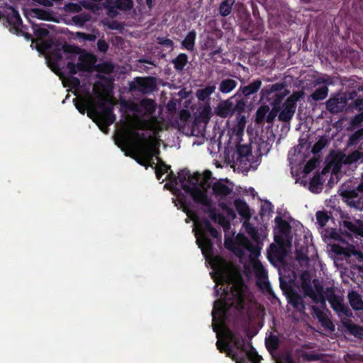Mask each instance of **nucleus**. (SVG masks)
<instances>
[{"label": "nucleus", "mask_w": 363, "mask_h": 363, "mask_svg": "<svg viewBox=\"0 0 363 363\" xmlns=\"http://www.w3.org/2000/svg\"><path fill=\"white\" fill-rule=\"evenodd\" d=\"M245 286L242 283L235 282L228 284L226 288L223 289V301L220 302V307L216 308V304L219 302H214V309L220 313H225L231 308L237 311H242L245 306Z\"/></svg>", "instance_id": "obj_1"}, {"label": "nucleus", "mask_w": 363, "mask_h": 363, "mask_svg": "<svg viewBox=\"0 0 363 363\" xmlns=\"http://www.w3.org/2000/svg\"><path fill=\"white\" fill-rule=\"evenodd\" d=\"M246 101L238 92L225 101L220 102L216 108V113L221 118L230 117L234 114L240 117V122H245V116L241 114L245 111Z\"/></svg>", "instance_id": "obj_2"}, {"label": "nucleus", "mask_w": 363, "mask_h": 363, "mask_svg": "<svg viewBox=\"0 0 363 363\" xmlns=\"http://www.w3.org/2000/svg\"><path fill=\"white\" fill-rule=\"evenodd\" d=\"M100 111L92 108L88 112V116L93 120L100 130L105 133L108 131V126L116 121V115L113 113V104L107 105L105 101H101L99 104Z\"/></svg>", "instance_id": "obj_3"}, {"label": "nucleus", "mask_w": 363, "mask_h": 363, "mask_svg": "<svg viewBox=\"0 0 363 363\" xmlns=\"http://www.w3.org/2000/svg\"><path fill=\"white\" fill-rule=\"evenodd\" d=\"M206 181L201 184V186L196 183H193V186L189 184H183L184 191L189 194L193 201L203 206V209H209L213 206L212 199L207 195V189L210 187V184L206 185Z\"/></svg>", "instance_id": "obj_4"}, {"label": "nucleus", "mask_w": 363, "mask_h": 363, "mask_svg": "<svg viewBox=\"0 0 363 363\" xmlns=\"http://www.w3.org/2000/svg\"><path fill=\"white\" fill-rule=\"evenodd\" d=\"M133 135L141 141L137 145V152L140 155L149 158L150 162H154V157H159L160 150L159 144L155 141L153 138L146 139L144 133L140 134L138 132H134Z\"/></svg>", "instance_id": "obj_5"}, {"label": "nucleus", "mask_w": 363, "mask_h": 363, "mask_svg": "<svg viewBox=\"0 0 363 363\" xmlns=\"http://www.w3.org/2000/svg\"><path fill=\"white\" fill-rule=\"evenodd\" d=\"M325 294L331 308L337 313L340 320L345 317H353L352 311L343 303V298L335 294V291L333 288H326Z\"/></svg>", "instance_id": "obj_6"}, {"label": "nucleus", "mask_w": 363, "mask_h": 363, "mask_svg": "<svg viewBox=\"0 0 363 363\" xmlns=\"http://www.w3.org/2000/svg\"><path fill=\"white\" fill-rule=\"evenodd\" d=\"M103 6L108 16L113 18L118 15V11H130L134 6L133 0H104Z\"/></svg>", "instance_id": "obj_7"}, {"label": "nucleus", "mask_w": 363, "mask_h": 363, "mask_svg": "<svg viewBox=\"0 0 363 363\" xmlns=\"http://www.w3.org/2000/svg\"><path fill=\"white\" fill-rule=\"evenodd\" d=\"M252 157L251 147L247 145L238 144L235 150L232 155L233 162L245 169L250 167V160Z\"/></svg>", "instance_id": "obj_8"}, {"label": "nucleus", "mask_w": 363, "mask_h": 363, "mask_svg": "<svg viewBox=\"0 0 363 363\" xmlns=\"http://www.w3.org/2000/svg\"><path fill=\"white\" fill-rule=\"evenodd\" d=\"M156 88L155 78L152 77H136L135 82L130 84L131 91H137L143 94H150Z\"/></svg>", "instance_id": "obj_9"}, {"label": "nucleus", "mask_w": 363, "mask_h": 363, "mask_svg": "<svg viewBox=\"0 0 363 363\" xmlns=\"http://www.w3.org/2000/svg\"><path fill=\"white\" fill-rule=\"evenodd\" d=\"M91 55L89 54L80 55L78 57V62H68L67 68L70 74H76L79 71L90 72L92 69L93 62L91 60Z\"/></svg>", "instance_id": "obj_10"}, {"label": "nucleus", "mask_w": 363, "mask_h": 363, "mask_svg": "<svg viewBox=\"0 0 363 363\" xmlns=\"http://www.w3.org/2000/svg\"><path fill=\"white\" fill-rule=\"evenodd\" d=\"M301 289L304 294V296H308L312 299L315 303L325 304L327 300L325 294L315 293L313 288L311 285L310 276L306 277L305 274L301 277Z\"/></svg>", "instance_id": "obj_11"}, {"label": "nucleus", "mask_w": 363, "mask_h": 363, "mask_svg": "<svg viewBox=\"0 0 363 363\" xmlns=\"http://www.w3.org/2000/svg\"><path fill=\"white\" fill-rule=\"evenodd\" d=\"M347 104V95L341 93L333 95L325 103L327 111L332 114L342 112Z\"/></svg>", "instance_id": "obj_12"}, {"label": "nucleus", "mask_w": 363, "mask_h": 363, "mask_svg": "<svg viewBox=\"0 0 363 363\" xmlns=\"http://www.w3.org/2000/svg\"><path fill=\"white\" fill-rule=\"evenodd\" d=\"M228 340L230 342H232L234 345V347L240 351L246 352L247 351V342L246 339L243 337L241 335L238 333H234L231 331H230L228 334ZM250 346L252 351V352H247V354L249 357L250 359H251L253 362H255V359H254L252 354H255L256 358H259V356L257 354V352L255 350L253 347L251 345H248Z\"/></svg>", "instance_id": "obj_13"}, {"label": "nucleus", "mask_w": 363, "mask_h": 363, "mask_svg": "<svg viewBox=\"0 0 363 363\" xmlns=\"http://www.w3.org/2000/svg\"><path fill=\"white\" fill-rule=\"evenodd\" d=\"M304 297V294H300L293 289V287H290L289 291L286 293L288 303L290 304L296 311L301 313H305L306 311Z\"/></svg>", "instance_id": "obj_14"}, {"label": "nucleus", "mask_w": 363, "mask_h": 363, "mask_svg": "<svg viewBox=\"0 0 363 363\" xmlns=\"http://www.w3.org/2000/svg\"><path fill=\"white\" fill-rule=\"evenodd\" d=\"M5 18L7 23L15 30L16 32L21 31L20 28H24L22 19L18 11L10 6L8 7L7 11L5 12Z\"/></svg>", "instance_id": "obj_15"}, {"label": "nucleus", "mask_w": 363, "mask_h": 363, "mask_svg": "<svg viewBox=\"0 0 363 363\" xmlns=\"http://www.w3.org/2000/svg\"><path fill=\"white\" fill-rule=\"evenodd\" d=\"M340 230H344L347 235L354 234L355 236L363 237V223L359 220H343L340 224Z\"/></svg>", "instance_id": "obj_16"}, {"label": "nucleus", "mask_w": 363, "mask_h": 363, "mask_svg": "<svg viewBox=\"0 0 363 363\" xmlns=\"http://www.w3.org/2000/svg\"><path fill=\"white\" fill-rule=\"evenodd\" d=\"M203 212L208 214L209 218L215 223L223 227L224 231H228L230 228V222L222 213H216L213 206L209 209H203Z\"/></svg>", "instance_id": "obj_17"}, {"label": "nucleus", "mask_w": 363, "mask_h": 363, "mask_svg": "<svg viewBox=\"0 0 363 363\" xmlns=\"http://www.w3.org/2000/svg\"><path fill=\"white\" fill-rule=\"evenodd\" d=\"M295 111L294 100H286L278 116L279 120L283 122H289L292 118Z\"/></svg>", "instance_id": "obj_18"}, {"label": "nucleus", "mask_w": 363, "mask_h": 363, "mask_svg": "<svg viewBox=\"0 0 363 363\" xmlns=\"http://www.w3.org/2000/svg\"><path fill=\"white\" fill-rule=\"evenodd\" d=\"M156 107L157 104L155 100L145 98L139 102L138 105L135 106L134 110L137 112H143L146 115L151 116L155 113Z\"/></svg>", "instance_id": "obj_19"}, {"label": "nucleus", "mask_w": 363, "mask_h": 363, "mask_svg": "<svg viewBox=\"0 0 363 363\" xmlns=\"http://www.w3.org/2000/svg\"><path fill=\"white\" fill-rule=\"evenodd\" d=\"M340 321L347 333L357 337L362 336L363 328L354 324L351 320V318L345 317L342 318Z\"/></svg>", "instance_id": "obj_20"}, {"label": "nucleus", "mask_w": 363, "mask_h": 363, "mask_svg": "<svg viewBox=\"0 0 363 363\" xmlns=\"http://www.w3.org/2000/svg\"><path fill=\"white\" fill-rule=\"evenodd\" d=\"M311 308L323 327L330 330H334V325L325 313L322 311L316 306L313 305Z\"/></svg>", "instance_id": "obj_21"}, {"label": "nucleus", "mask_w": 363, "mask_h": 363, "mask_svg": "<svg viewBox=\"0 0 363 363\" xmlns=\"http://www.w3.org/2000/svg\"><path fill=\"white\" fill-rule=\"evenodd\" d=\"M235 208L238 214L244 218L245 220H250L252 214L247 203L240 199H235L234 201Z\"/></svg>", "instance_id": "obj_22"}, {"label": "nucleus", "mask_w": 363, "mask_h": 363, "mask_svg": "<svg viewBox=\"0 0 363 363\" xmlns=\"http://www.w3.org/2000/svg\"><path fill=\"white\" fill-rule=\"evenodd\" d=\"M200 228L201 232H204L206 233H208L209 235L216 239L221 238V233L218 231L217 229L213 227L209 220L207 218H203L200 223Z\"/></svg>", "instance_id": "obj_23"}, {"label": "nucleus", "mask_w": 363, "mask_h": 363, "mask_svg": "<svg viewBox=\"0 0 363 363\" xmlns=\"http://www.w3.org/2000/svg\"><path fill=\"white\" fill-rule=\"evenodd\" d=\"M213 194L216 197L223 198L230 195L233 189L221 182H216L212 185Z\"/></svg>", "instance_id": "obj_24"}, {"label": "nucleus", "mask_w": 363, "mask_h": 363, "mask_svg": "<svg viewBox=\"0 0 363 363\" xmlns=\"http://www.w3.org/2000/svg\"><path fill=\"white\" fill-rule=\"evenodd\" d=\"M62 54L60 50H55L51 52L48 66L56 74H58L60 72L58 63L62 60Z\"/></svg>", "instance_id": "obj_25"}, {"label": "nucleus", "mask_w": 363, "mask_h": 363, "mask_svg": "<svg viewBox=\"0 0 363 363\" xmlns=\"http://www.w3.org/2000/svg\"><path fill=\"white\" fill-rule=\"evenodd\" d=\"M74 106L79 111V112L82 114H84L86 111H91L92 108H96L94 107L91 101L89 99L81 98L79 99H74Z\"/></svg>", "instance_id": "obj_26"}, {"label": "nucleus", "mask_w": 363, "mask_h": 363, "mask_svg": "<svg viewBox=\"0 0 363 363\" xmlns=\"http://www.w3.org/2000/svg\"><path fill=\"white\" fill-rule=\"evenodd\" d=\"M349 303L354 311L363 310V300L357 291H350L347 295Z\"/></svg>", "instance_id": "obj_27"}, {"label": "nucleus", "mask_w": 363, "mask_h": 363, "mask_svg": "<svg viewBox=\"0 0 363 363\" xmlns=\"http://www.w3.org/2000/svg\"><path fill=\"white\" fill-rule=\"evenodd\" d=\"M196 242L204 254L206 252H211L213 249V242L210 238L207 237L204 232H201L200 236H197Z\"/></svg>", "instance_id": "obj_28"}, {"label": "nucleus", "mask_w": 363, "mask_h": 363, "mask_svg": "<svg viewBox=\"0 0 363 363\" xmlns=\"http://www.w3.org/2000/svg\"><path fill=\"white\" fill-rule=\"evenodd\" d=\"M189 62V57L185 53L179 54L175 58L172 60V64L174 69L177 72H181L184 70V67Z\"/></svg>", "instance_id": "obj_29"}, {"label": "nucleus", "mask_w": 363, "mask_h": 363, "mask_svg": "<svg viewBox=\"0 0 363 363\" xmlns=\"http://www.w3.org/2000/svg\"><path fill=\"white\" fill-rule=\"evenodd\" d=\"M262 81L260 79H256L248 85L240 87L239 91H242V94L245 97H249L250 95L256 93L261 88Z\"/></svg>", "instance_id": "obj_30"}, {"label": "nucleus", "mask_w": 363, "mask_h": 363, "mask_svg": "<svg viewBox=\"0 0 363 363\" xmlns=\"http://www.w3.org/2000/svg\"><path fill=\"white\" fill-rule=\"evenodd\" d=\"M196 33L194 30L189 31L182 41V46L188 51H194L195 48V40Z\"/></svg>", "instance_id": "obj_31"}, {"label": "nucleus", "mask_w": 363, "mask_h": 363, "mask_svg": "<svg viewBox=\"0 0 363 363\" xmlns=\"http://www.w3.org/2000/svg\"><path fill=\"white\" fill-rule=\"evenodd\" d=\"M235 0H223L218 8L219 14L223 17L229 16L232 12Z\"/></svg>", "instance_id": "obj_32"}, {"label": "nucleus", "mask_w": 363, "mask_h": 363, "mask_svg": "<svg viewBox=\"0 0 363 363\" xmlns=\"http://www.w3.org/2000/svg\"><path fill=\"white\" fill-rule=\"evenodd\" d=\"M215 85H208L203 89H198L196 96L199 101H204L209 99L210 96L215 91Z\"/></svg>", "instance_id": "obj_33"}, {"label": "nucleus", "mask_w": 363, "mask_h": 363, "mask_svg": "<svg viewBox=\"0 0 363 363\" xmlns=\"http://www.w3.org/2000/svg\"><path fill=\"white\" fill-rule=\"evenodd\" d=\"M238 82L233 79H225L219 85V91L223 94H228L232 91L237 86Z\"/></svg>", "instance_id": "obj_34"}, {"label": "nucleus", "mask_w": 363, "mask_h": 363, "mask_svg": "<svg viewBox=\"0 0 363 363\" xmlns=\"http://www.w3.org/2000/svg\"><path fill=\"white\" fill-rule=\"evenodd\" d=\"M249 220H244L242 226L245 228L246 233L251 238V239L255 242H258L259 240L258 230L256 227L253 226Z\"/></svg>", "instance_id": "obj_35"}, {"label": "nucleus", "mask_w": 363, "mask_h": 363, "mask_svg": "<svg viewBox=\"0 0 363 363\" xmlns=\"http://www.w3.org/2000/svg\"><path fill=\"white\" fill-rule=\"evenodd\" d=\"M280 344L279 337L271 334L269 337L265 338V345L269 352H274L278 350Z\"/></svg>", "instance_id": "obj_36"}, {"label": "nucleus", "mask_w": 363, "mask_h": 363, "mask_svg": "<svg viewBox=\"0 0 363 363\" xmlns=\"http://www.w3.org/2000/svg\"><path fill=\"white\" fill-rule=\"evenodd\" d=\"M275 222L277 224L279 232L281 235L287 236L290 233L291 225L286 220L277 216L275 218Z\"/></svg>", "instance_id": "obj_37"}, {"label": "nucleus", "mask_w": 363, "mask_h": 363, "mask_svg": "<svg viewBox=\"0 0 363 363\" xmlns=\"http://www.w3.org/2000/svg\"><path fill=\"white\" fill-rule=\"evenodd\" d=\"M328 94V88L327 86H322L317 88L311 95V98L315 101H320L325 99Z\"/></svg>", "instance_id": "obj_38"}, {"label": "nucleus", "mask_w": 363, "mask_h": 363, "mask_svg": "<svg viewBox=\"0 0 363 363\" xmlns=\"http://www.w3.org/2000/svg\"><path fill=\"white\" fill-rule=\"evenodd\" d=\"M211 176V172L210 171H207L205 172L204 177L202 178L201 174L199 172H195L193 174H191V183H189V185L193 186V183H196L197 185H199V183L200 182V184L203 182L206 179V182H208V179H210ZM208 185L207 184L206 186Z\"/></svg>", "instance_id": "obj_39"}, {"label": "nucleus", "mask_w": 363, "mask_h": 363, "mask_svg": "<svg viewBox=\"0 0 363 363\" xmlns=\"http://www.w3.org/2000/svg\"><path fill=\"white\" fill-rule=\"evenodd\" d=\"M211 117V107L210 104L207 103L205 104L199 111V118L201 122L207 123Z\"/></svg>", "instance_id": "obj_40"}, {"label": "nucleus", "mask_w": 363, "mask_h": 363, "mask_svg": "<svg viewBox=\"0 0 363 363\" xmlns=\"http://www.w3.org/2000/svg\"><path fill=\"white\" fill-rule=\"evenodd\" d=\"M269 86L274 94V95L272 96V97H276L274 102L272 103V104H279L281 100L282 99L283 96L280 94H278V92L284 89V84L282 83H276L269 85Z\"/></svg>", "instance_id": "obj_41"}, {"label": "nucleus", "mask_w": 363, "mask_h": 363, "mask_svg": "<svg viewBox=\"0 0 363 363\" xmlns=\"http://www.w3.org/2000/svg\"><path fill=\"white\" fill-rule=\"evenodd\" d=\"M269 111V107L267 105L261 106L256 112L255 121L257 124L263 123L265 121V118L267 113Z\"/></svg>", "instance_id": "obj_42"}, {"label": "nucleus", "mask_w": 363, "mask_h": 363, "mask_svg": "<svg viewBox=\"0 0 363 363\" xmlns=\"http://www.w3.org/2000/svg\"><path fill=\"white\" fill-rule=\"evenodd\" d=\"M363 138V128L358 129L351 135H350L347 140V146H353L358 144V143Z\"/></svg>", "instance_id": "obj_43"}, {"label": "nucleus", "mask_w": 363, "mask_h": 363, "mask_svg": "<svg viewBox=\"0 0 363 363\" xmlns=\"http://www.w3.org/2000/svg\"><path fill=\"white\" fill-rule=\"evenodd\" d=\"M135 152H136V155L133 156V158H134L138 164L145 167L146 169L149 167H153V165H155V162H150L149 158L146 157L145 156L140 155L137 152V147H135Z\"/></svg>", "instance_id": "obj_44"}, {"label": "nucleus", "mask_w": 363, "mask_h": 363, "mask_svg": "<svg viewBox=\"0 0 363 363\" xmlns=\"http://www.w3.org/2000/svg\"><path fill=\"white\" fill-rule=\"evenodd\" d=\"M62 50L64 53L70 55L67 58L72 59V55H76L80 53L81 49L78 46L64 44L62 47Z\"/></svg>", "instance_id": "obj_45"}, {"label": "nucleus", "mask_w": 363, "mask_h": 363, "mask_svg": "<svg viewBox=\"0 0 363 363\" xmlns=\"http://www.w3.org/2000/svg\"><path fill=\"white\" fill-rule=\"evenodd\" d=\"M301 356L303 359V360L307 362L320 360L323 357L322 354L316 353L315 352H308L306 351H302L301 353Z\"/></svg>", "instance_id": "obj_46"}, {"label": "nucleus", "mask_w": 363, "mask_h": 363, "mask_svg": "<svg viewBox=\"0 0 363 363\" xmlns=\"http://www.w3.org/2000/svg\"><path fill=\"white\" fill-rule=\"evenodd\" d=\"M363 158V152L357 150H354L346 157L345 162L347 164H353L354 162H358L359 160Z\"/></svg>", "instance_id": "obj_47"}, {"label": "nucleus", "mask_w": 363, "mask_h": 363, "mask_svg": "<svg viewBox=\"0 0 363 363\" xmlns=\"http://www.w3.org/2000/svg\"><path fill=\"white\" fill-rule=\"evenodd\" d=\"M32 12L34 16L40 20L50 21L51 19V14L50 12L40 9H33Z\"/></svg>", "instance_id": "obj_48"}, {"label": "nucleus", "mask_w": 363, "mask_h": 363, "mask_svg": "<svg viewBox=\"0 0 363 363\" xmlns=\"http://www.w3.org/2000/svg\"><path fill=\"white\" fill-rule=\"evenodd\" d=\"M177 178L178 180L181 182L182 186L183 184H186L185 183L186 181H187L189 184L191 183V172L188 169H183L178 173Z\"/></svg>", "instance_id": "obj_49"}, {"label": "nucleus", "mask_w": 363, "mask_h": 363, "mask_svg": "<svg viewBox=\"0 0 363 363\" xmlns=\"http://www.w3.org/2000/svg\"><path fill=\"white\" fill-rule=\"evenodd\" d=\"M316 220H317V223L320 226V227H324L326 223L328 222V220L330 218L328 214L325 212V211H319L316 213Z\"/></svg>", "instance_id": "obj_50"}, {"label": "nucleus", "mask_w": 363, "mask_h": 363, "mask_svg": "<svg viewBox=\"0 0 363 363\" xmlns=\"http://www.w3.org/2000/svg\"><path fill=\"white\" fill-rule=\"evenodd\" d=\"M341 196L347 199L358 198L359 191L357 190V186L355 189H346L342 190Z\"/></svg>", "instance_id": "obj_51"}, {"label": "nucleus", "mask_w": 363, "mask_h": 363, "mask_svg": "<svg viewBox=\"0 0 363 363\" xmlns=\"http://www.w3.org/2000/svg\"><path fill=\"white\" fill-rule=\"evenodd\" d=\"M155 170L160 169V171L164 174L165 173H168L171 169V166L167 164L160 157H157V164L153 165V167Z\"/></svg>", "instance_id": "obj_52"}, {"label": "nucleus", "mask_w": 363, "mask_h": 363, "mask_svg": "<svg viewBox=\"0 0 363 363\" xmlns=\"http://www.w3.org/2000/svg\"><path fill=\"white\" fill-rule=\"evenodd\" d=\"M323 184L322 178L318 174H315L310 182V190L313 192H315V189H318L320 185Z\"/></svg>", "instance_id": "obj_53"}, {"label": "nucleus", "mask_w": 363, "mask_h": 363, "mask_svg": "<svg viewBox=\"0 0 363 363\" xmlns=\"http://www.w3.org/2000/svg\"><path fill=\"white\" fill-rule=\"evenodd\" d=\"M32 28L35 35L39 38H45L48 35L49 31L45 28L38 27L36 24H32Z\"/></svg>", "instance_id": "obj_54"}, {"label": "nucleus", "mask_w": 363, "mask_h": 363, "mask_svg": "<svg viewBox=\"0 0 363 363\" xmlns=\"http://www.w3.org/2000/svg\"><path fill=\"white\" fill-rule=\"evenodd\" d=\"M271 95H274L272 91L271 90V88L269 85L264 87L260 92V100L261 101H269V99L272 98Z\"/></svg>", "instance_id": "obj_55"}, {"label": "nucleus", "mask_w": 363, "mask_h": 363, "mask_svg": "<svg viewBox=\"0 0 363 363\" xmlns=\"http://www.w3.org/2000/svg\"><path fill=\"white\" fill-rule=\"evenodd\" d=\"M326 140L324 138H321L319 139L313 147V152L317 153L320 152L322 149L325 147L326 145Z\"/></svg>", "instance_id": "obj_56"}, {"label": "nucleus", "mask_w": 363, "mask_h": 363, "mask_svg": "<svg viewBox=\"0 0 363 363\" xmlns=\"http://www.w3.org/2000/svg\"><path fill=\"white\" fill-rule=\"evenodd\" d=\"M276 105V104H274ZM279 112V108L276 107V106H274V108L272 111H269V112L267 114L265 121L267 123H272L275 118V117L277 116V113Z\"/></svg>", "instance_id": "obj_57"}, {"label": "nucleus", "mask_w": 363, "mask_h": 363, "mask_svg": "<svg viewBox=\"0 0 363 363\" xmlns=\"http://www.w3.org/2000/svg\"><path fill=\"white\" fill-rule=\"evenodd\" d=\"M73 22L79 26H83L84 23L88 21V18L83 14L77 15L72 17Z\"/></svg>", "instance_id": "obj_58"}, {"label": "nucleus", "mask_w": 363, "mask_h": 363, "mask_svg": "<svg viewBox=\"0 0 363 363\" xmlns=\"http://www.w3.org/2000/svg\"><path fill=\"white\" fill-rule=\"evenodd\" d=\"M108 43L104 39H99L97 41V49L102 53H106L108 50Z\"/></svg>", "instance_id": "obj_59"}, {"label": "nucleus", "mask_w": 363, "mask_h": 363, "mask_svg": "<svg viewBox=\"0 0 363 363\" xmlns=\"http://www.w3.org/2000/svg\"><path fill=\"white\" fill-rule=\"evenodd\" d=\"M157 42L160 45H164L171 50H173L174 48V42L172 40L167 38H158Z\"/></svg>", "instance_id": "obj_60"}, {"label": "nucleus", "mask_w": 363, "mask_h": 363, "mask_svg": "<svg viewBox=\"0 0 363 363\" xmlns=\"http://www.w3.org/2000/svg\"><path fill=\"white\" fill-rule=\"evenodd\" d=\"M350 106L359 111L363 110V97L362 98H357L354 100V101L350 104Z\"/></svg>", "instance_id": "obj_61"}, {"label": "nucleus", "mask_w": 363, "mask_h": 363, "mask_svg": "<svg viewBox=\"0 0 363 363\" xmlns=\"http://www.w3.org/2000/svg\"><path fill=\"white\" fill-rule=\"evenodd\" d=\"M113 69V67L111 63L104 62L101 65L99 70L101 72H104L106 74H109V73L112 72Z\"/></svg>", "instance_id": "obj_62"}, {"label": "nucleus", "mask_w": 363, "mask_h": 363, "mask_svg": "<svg viewBox=\"0 0 363 363\" xmlns=\"http://www.w3.org/2000/svg\"><path fill=\"white\" fill-rule=\"evenodd\" d=\"M313 286H314V292L318 294H325V291H324L323 286L318 281L313 280Z\"/></svg>", "instance_id": "obj_63"}, {"label": "nucleus", "mask_w": 363, "mask_h": 363, "mask_svg": "<svg viewBox=\"0 0 363 363\" xmlns=\"http://www.w3.org/2000/svg\"><path fill=\"white\" fill-rule=\"evenodd\" d=\"M282 361L284 363H295L290 352H286L282 356Z\"/></svg>", "instance_id": "obj_64"}]
</instances>
